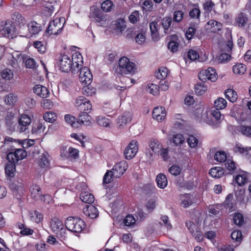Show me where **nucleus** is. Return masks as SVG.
<instances>
[{
	"label": "nucleus",
	"mask_w": 251,
	"mask_h": 251,
	"mask_svg": "<svg viewBox=\"0 0 251 251\" xmlns=\"http://www.w3.org/2000/svg\"><path fill=\"white\" fill-rule=\"evenodd\" d=\"M119 68L116 71L119 74L123 75L132 74L136 70V65L130 61L129 59L124 56L119 60Z\"/></svg>",
	"instance_id": "obj_1"
},
{
	"label": "nucleus",
	"mask_w": 251,
	"mask_h": 251,
	"mask_svg": "<svg viewBox=\"0 0 251 251\" xmlns=\"http://www.w3.org/2000/svg\"><path fill=\"white\" fill-rule=\"evenodd\" d=\"M65 225L66 228L75 233H80L86 226L84 222L82 219L74 217L68 218L65 221Z\"/></svg>",
	"instance_id": "obj_2"
},
{
	"label": "nucleus",
	"mask_w": 251,
	"mask_h": 251,
	"mask_svg": "<svg viewBox=\"0 0 251 251\" xmlns=\"http://www.w3.org/2000/svg\"><path fill=\"white\" fill-rule=\"evenodd\" d=\"M0 32L3 37L8 39H13L18 34L15 25L9 20L4 22L0 29Z\"/></svg>",
	"instance_id": "obj_3"
},
{
	"label": "nucleus",
	"mask_w": 251,
	"mask_h": 251,
	"mask_svg": "<svg viewBox=\"0 0 251 251\" xmlns=\"http://www.w3.org/2000/svg\"><path fill=\"white\" fill-rule=\"evenodd\" d=\"M64 23V18H55L50 22L46 32L50 35H58L63 29Z\"/></svg>",
	"instance_id": "obj_4"
},
{
	"label": "nucleus",
	"mask_w": 251,
	"mask_h": 251,
	"mask_svg": "<svg viewBox=\"0 0 251 251\" xmlns=\"http://www.w3.org/2000/svg\"><path fill=\"white\" fill-rule=\"evenodd\" d=\"M30 192L32 198L36 201H41L47 203H49L51 201L50 196L49 195H42L41 188L37 184H33L30 187Z\"/></svg>",
	"instance_id": "obj_5"
},
{
	"label": "nucleus",
	"mask_w": 251,
	"mask_h": 251,
	"mask_svg": "<svg viewBox=\"0 0 251 251\" xmlns=\"http://www.w3.org/2000/svg\"><path fill=\"white\" fill-rule=\"evenodd\" d=\"M59 69L62 72L68 73L71 71L73 73L72 60L71 57L67 54H61L59 57Z\"/></svg>",
	"instance_id": "obj_6"
},
{
	"label": "nucleus",
	"mask_w": 251,
	"mask_h": 251,
	"mask_svg": "<svg viewBox=\"0 0 251 251\" xmlns=\"http://www.w3.org/2000/svg\"><path fill=\"white\" fill-rule=\"evenodd\" d=\"M198 77L203 82L207 80L215 82L217 79V74L214 68L209 67L205 70L201 71L199 73Z\"/></svg>",
	"instance_id": "obj_7"
},
{
	"label": "nucleus",
	"mask_w": 251,
	"mask_h": 251,
	"mask_svg": "<svg viewBox=\"0 0 251 251\" xmlns=\"http://www.w3.org/2000/svg\"><path fill=\"white\" fill-rule=\"evenodd\" d=\"M220 109L216 108L206 111L202 115L203 120L208 124H212L214 121H219L221 117Z\"/></svg>",
	"instance_id": "obj_8"
},
{
	"label": "nucleus",
	"mask_w": 251,
	"mask_h": 251,
	"mask_svg": "<svg viewBox=\"0 0 251 251\" xmlns=\"http://www.w3.org/2000/svg\"><path fill=\"white\" fill-rule=\"evenodd\" d=\"M26 155V152L24 149H16L14 151L9 152L6 158L9 162L16 164L19 160L25 158Z\"/></svg>",
	"instance_id": "obj_9"
},
{
	"label": "nucleus",
	"mask_w": 251,
	"mask_h": 251,
	"mask_svg": "<svg viewBox=\"0 0 251 251\" xmlns=\"http://www.w3.org/2000/svg\"><path fill=\"white\" fill-rule=\"evenodd\" d=\"M89 18L91 21L95 22L98 25H102L105 22V17L101 10L95 7L90 9Z\"/></svg>",
	"instance_id": "obj_10"
},
{
	"label": "nucleus",
	"mask_w": 251,
	"mask_h": 251,
	"mask_svg": "<svg viewBox=\"0 0 251 251\" xmlns=\"http://www.w3.org/2000/svg\"><path fill=\"white\" fill-rule=\"evenodd\" d=\"M79 81L82 85L90 84L92 81L93 75L87 67H83L80 68Z\"/></svg>",
	"instance_id": "obj_11"
},
{
	"label": "nucleus",
	"mask_w": 251,
	"mask_h": 251,
	"mask_svg": "<svg viewBox=\"0 0 251 251\" xmlns=\"http://www.w3.org/2000/svg\"><path fill=\"white\" fill-rule=\"evenodd\" d=\"M71 61L72 60L73 73H78L80 68L82 67L83 59L81 54L79 52H75L70 56Z\"/></svg>",
	"instance_id": "obj_12"
},
{
	"label": "nucleus",
	"mask_w": 251,
	"mask_h": 251,
	"mask_svg": "<svg viewBox=\"0 0 251 251\" xmlns=\"http://www.w3.org/2000/svg\"><path fill=\"white\" fill-rule=\"evenodd\" d=\"M138 142L135 140H132L124 151L125 157L131 159L136 154L138 151Z\"/></svg>",
	"instance_id": "obj_13"
},
{
	"label": "nucleus",
	"mask_w": 251,
	"mask_h": 251,
	"mask_svg": "<svg viewBox=\"0 0 251 251\" xmlns=\"http://www.w3.org/2000/svg\"><path fill=\"white\" fill-rule=\"evenodd\" d=\"M50 225L54 233L58 234L59 233H66V229L64 227L63 222L57 217H53L50 220Z\"/></svg>",
	"instance_id": "obj_14"
},
{
	"label": "nucleus",
	"mask_w": 251,
	"mask_h": 251,
	"mask_svg": "<svg viewBox=\"0 0 251 251\" xmlns=\"http://www.w3.org/2000/svg\"><path fill=\"white\" fill-rule=\"evenodd\" d=\"M127 167V162L123 160L114 165L111 171L114 173L115 178H119L125 173Z\"/></svg>",
	"instance_id": "obj_15"
},
{
	"label": "nucleus",
	"mask_w": 251,
	"mask_h": 251,
	"mask_svg": "<svg viewBox=\"0 0 251 251\" xmlns=\"http://www.w3.org/2000/svg\"><path fill=\"white\" fill-rule=\"evenodd\" d=\"M31 122L30 117L26 114H22L19 118L18 129L19 132L26 131Z\"/></svg>",
	"instance_id": "obj_16"
},
{
	"label": "nucleus",
	"mask_w": 251,
	"mask_h": 251,
	"mask_svg": "<svg viewBox=\"0 0 251 251\" xmlns=\"http://www.w3.org/2000/svg\"><path fill=\"white\" fill-rule=\"evenodd\" d=\"M131 114L129 112H125L119 116L117 120V127L120 129L124 128L127 123L131 122Z\"/></svg>",
	"instance_id": "obj_17"
},
{
	"label": "nucleus",
	"mask_w": 251,
	"mask_h": 251,
	"mask_svg": "<svg viewBox=\"0 0 251 251\" xmlns=\"http://www.w3.org/2000/svg\"><path fill=\"white\" fill-rule=\"evenodd\" d=\"M166 116V112L164 107L157 106L154 108L152 111V118L154 120L161 122L163 121Z\"/></svg>",
	"instance_id": "obj_18"
},
{
	"label": "nucleus",
	"mask_w": 251,
	"mask_h": 251,
	"mask_svg": "<svg viewBox=\"0 0 251 251\" xmlns=\"http://www.w3.org/2000/svg\"><path fill=\"white\" fill-rule=\"evenodd\" d=\"M83 213L91 219L96 218L99 215L97 208L93 205H87L83 208Z\"/></svg>",
	"instance_id": "obj_19"
},
{
	"label": "nucleus",
	"mask_w": 251,
	"mask_h": 251,
	"mask_svg": "<svg viewBox=\"0 0 251 251\" xmlns=\"http://www.w3.org/2000/svg\"><path fill=\"white\" fill-rule=\"evenodd\" d=\"M12 20L19 26L20 28L24 27L26 25L25 18L19 12H14L11 15Z\"/></svg>",
	"instance_id": "obj_20"
},
{
	"label": "nucleus",
	"mask_w": 251,
	"mask_h": 251,
	"mask_svg": "<svg viewBox=\"0 0 251 251\" xmlns=\"http://www.w3.org/2000/svg\"><path fill=\"white\" fill-rule=\"evenodd\" d=\"M180 205L186 208L193 203V197L188 194H185L180 196Z\"/></svg>",
	"instance_id": "obj_21"
},
{
	"label": "nucleus",
	"mask_w": 251,
	"mask_h": 251,
	"mask_svg": "<svg viewBox=\"0 0 251 251\" xmlns=\"http://www.w3.org/2000/svg\"><path fill=\"white\" fill-rule=\"evenodd\" d=\"M92 117L87 112H81L79 115V124L84 126H89L91 125Z\"/></svg>",
	"instance_id": "obj_22"
},
{
	"label": "nucleus",
	"mask_w": 251,
	"mask_h": 251,
	"mask_svg": "<svg viewBox=\"0 0 251 251\" xmlns=\"http://www.w3.org/2000/svg\"><path fill=\"white\" fill-rule=\"evenodd\" d=\"M235 180L239 186L244 185L248 182V174L242 171L236 176Z\"/></svg>",
	"instance_id": "obj_23"
},
{
	"label": "nucleus",
	"mask_w": 251,
	"mask_h": 251,
	"mask_svg": "<svg viewBox=\"0 0 251 251\" xmlns=\"http://www.w3.org/2000/svg\"><path fill=\"white\" fill-rule=\"evenodd\" d=\"M151 36L153 41H157L159 39L158 24L156 22H152L150 24Z\"/></svg>",
	"instance_id": "obj_24"
},
{
	"label": "nucleus",
	"mask_w": 251,
	"mask_h": 251,
	"mask_svg": "<svg viewBox=\"0 0 251 251\" xmlns=\"http://www.w3.org/2000/svg\"><path fill=\"white\" fill-rule=\"evenodd\" d=\"M28 30L31 35L38 34L41 30V26L40 24L35 21L30 22L27 25Z\"/></svg>",
	"instance_id": "obj_25"
},
{
	"label": "nucleus",
	"mask_w": 251,
	"mask_h": 251,
	"mask_svg": "<svg viewBox=\"0 0 251 251\" xmlns=\"http://www.w3.org/2000/svg\"><path fill=\"white\" fill-rule=\"evenodd\" d=\"M45 128V123L38 121L34 124L31 132L32 134H35L36 135L40 134L44 132Z\"/></svg>",
	"instance_id": "obj_26"
},
{
	"label": "nucleus",
	"mask_w": 251,
	"mask_h": 251,
	"mask_svg": "<svg viewBox=\"0 0 251 251\" xmlns=\"http://www.w3.org/2000/svg\"><path fill=\"white\" fill-rule=\"evenodd\" d=\"M156 181L157 186L160 189L165 188L168 184V180L166 176L162 173L159 174L156 176Z\"/></svg>",
	"instance_id": "obj_27"
},
{
	"label": "nucleus",
	"mask_w": 251,
	"mask_h": 251,
	"mask_svg": "<svg viewBox=\"0 0 251 251\" xmlns=\"http://www.w3.org/2000/svg\"><path fill=\"white\" fill-rule=\"evenodd\" d=\"M172 22V19L170 17H165L162 19L161 24L162 27L163 28L164 33L165 34L170 33V28L171 27Z\"/></svg>",
	"instance_id": "obj_28"
},
{
	"label": "nucleus",
	"mask_w": 251,
	"mask_h": 251,
	"mask_svg": "<svg viewBox=\"0 0 251 251\" xmlns=\"http://www.w3.org/2000/svg\"><path fill=\"white\" fill-rule=\"evenodd\" d=\"M11 188L13 190V193L18 199H20L22 195L24 193V188L23 185L21 183H13L11 185Z\"/></svg>",
	"instance_id": "obj_29"
},
{
	"label": "nucleus",
	"mask_w": 251,
	"mask_h": 251,
	"mask_svg": "<svg viewBox=\"0 0 251 251\" xmlns=\"http://www.w3.org/2000/svg\"><path fill=\"white\" fill-rule=\"evenodd\" d=\"M201 14V11L198 5H195L189 12V15L190 17L192 19L198 21V22H200Z\"/></svg>",
	"instance_id": "obj_30"
},
{
	"label": "nucleus",
	"mask_w": 251,
	"mask_h": 251,
	"mask_svg": "<svg viewBox=\"0 0 251 251\" xmlns=\"http://www.w3.org/2000/svg\"><path fill=\"white\" fill-rule=\"evenodd\" d=\"M30 221L36 223H40L43 220V216L42 213L37 211H31L29 213Z\"/></svg>",
	"instance_id": "obj_31"
},
{
	"label": "nucleus",
	"mask_w": 251,
	"mask_h": 251,
	"mask_svg": "<svg viewBox=\"0 0 251 251\" xmlns=\"http://www.w3.org/2000/svg\"><path fill=\"white\" fill-rule=\"evenodd\" d=\"M48 156L47 153H44L40 156L38 164L41 168L47 169L49 167L50 161L48 159Z\"/></svg>",
	"instance_id": "obj_32"
},
{
	"label": "nucleus",
	"mask_w": 251,
	"mask_h": 251,
	"mask_svg": "<svg viewBox=\"0 0 251 251\" xmlns=\"http://www.w3.org/2000/svg\"><path fill=\"white\" fill-rule=\"evenodd\" d=\"M251 150V147H243L241 144H237L234 148V151L235 152L244 155H248L250 151Z\"/></svg>",
	"instance_id": "obj_33"
},
{
	"label": "nucleus",
	"mask_w": 251,
	"mask_h": 251,
	"mask_svg": "<svg viewBox=\"0 0 251 251\" xmlns=\"http://www.w3.org/2000/svg\"><path fill=\"white\" fill-rule=\"evenodd\" d=\"M80 199L83 202L89 204L92 203L95 200L94 196L88 192L81 193Z\"/></svg>",
	"instance_id": "obj_34"
},
{
	"label": "nucleus",
	"mask_w": 251,
	"mask_h": 251,
	"mask_svg": "<svg viewBox=\"0 0 251 251\" xmlns=\"http://www.w3.org/2000/svg\"><path fill=\"white\" fill-rule=\"evenodd\" d=\"M238 130L242 135L251 137V126L242 125L238 127Z\"/></svg>",
	"instance_id": "obj_35"
},
{
	"label": "nucleus",
	"mask_w": 251,
	"mask_h": 251,
	"mask_svg": "<svg viewBox=\"0 0 251 251\" xmlns=\"http://www.w3.org/2000/svg\"><path fill=\"white\" fill-rule=\"evenodd\" d=\"M224 173L223 168L219 167H215L210 170L209 174L214 178H219L224 175Z\"/></svg>",
	"instance_id": "obj_36"
},
{
	"label": "nucleus",
	"mask_w": 251,
	"mask_h": 251,
	"mask_svg": "<svg viewBox=\"0 0 251 251\" xmlns=\"http://www.w3.org/2000/svg\"><path fill=\"white\" fill-rule=\"evenodd\" d=\"M231 237L235 243L234 247L238 246L242 240V234L239 230H234L231 234Z\"/></svg>",
	"instance_id": "obj_37"
},
{
	"label": "nucleus",
	"mask_w": 251,
	"mask_h": 251,
	"mask_svg": "<svg viewBox=\"0 0 251 251\" xmlns=\"http://www.w3.org/2000/svg\"><path fill=\"white\" fill-rule=\"evenodd\" d=\"M168 70L166 67H161L155 72V76L158 79L163 80L168 75Z\"/></svg>",
	"instance_id": "obj_38"
},
{
	"label": "nucleus",
	"mask_w": 251,
	"mask_h": 251,
	"mask_svg": "<svg viewBox=\"0 0 251 251\" xmlns=\"http://www.w3.org/2000/svg\"><path fill=\"white\" fill-rule=\"evenodd\" d=\"M246 66L245 65L239 63L234 65L232 67L233 72L236 75H243L246 71Z\"/></svg>",
	"instance_id": "obj_39"
},
{
	"label": "nucleus",
	"mask_w": 251,
	"mask_h": 251,
	"mask_svg": "<svg viewBox=\"0 0 251 251\" xmlns=\"http://www.w3.org/2000/svg\"><path fill=\"white\" fill-rule=\"evenodd\" d=\"M96 121L99 126L103 127H109L111 124L110 120L104 116H98Z\"/></svg>",
	"instance_id": "obj_40"
},
{
	"label": "nucleus",
	"mask_w": 251,
	"mask_h": 251,
	"mask_svg": "<svg viewBox=\"0 0 251 251\" xmlns=\"http://www.w3.org/2000/svg\"><path fill=\"white\" fill-rule=\"evenodd\" d=\"M33 91L35 94H49L48 88L40 84L35 85L33 88Z\"/></svg>",
	"instance_id": "obj_41"
},
{
	"label": "nucleus",
	"mask_w": 251,
	"mask_h": 251,
	"mask_svg": "<svg viewBox=\"0 0 251 251\" xmlns=\"http://www.w3.org/2000/svg\"><path fill=\"white\" fill-rule=\"evenodd\" d=\"M44 120L49 123H53L57 119V115L52 111L46 112L43 115Z\"/></svg>",
	"instance_id": "obj_42"
},
{
	"label": "nucleus",
	"mask_w": 251,
	"mask_h": 251,
	"mask_svg": "<svg viewBox=\"0 0 251 251\" xmlns=\"http://www.w3.org/2000/svg\"><path fill=\"white\" fill-rule=\"evenodd\" d=\"M15 163L8 162L5 167V174L9 176H13L16 170Z\"/></svg>",
	"instance_id": "obj_43"
},
{
	"label": "nucleus",
	"mask_w": 251,
	"mask_h": 251,
	"mask_svg": "<svg viewBox=\"0 0 251 251\" xmlns=\"http://www.w3.org/2000/svg\"><path fill=\"white\" fill-rule=\"evenodd\" d=\"M65 120L67 123L70 124L73 127H77L79 122L76 121V119L73 116L67 114L64 117Z\"/></svg>",
	"instance_id": "obj_44"
},
{
	"label": "nucleus",
	"mask_w": 251,
	"mask_h": 251,
	"mask_svg": "<svg viewBox=\"0 0 251 251\" xmlns=\"http://www.w3.org/2000/svg\"><path fill=\"white\" fill-rule=\"evenodd\" d=\"M126 26L124 20L119 19L116 21L114 28L117 32L122 33L125 29Z\"/></svg>",
	"instance_id": "obj_45"
},
{
	"label": "nucleus",
	"mask_w": 251,
	"mask_h": 251,
	"mask_svg": "<svg viewBox=\"0 0 251 251\" xmlns=\"http://www.w3.org/2000/svg\"><path fill=\"white\" fill-rule=\"evenodd\" d=\"M248 21L246 15L244 13H240L236 19V22L239 27H242L245 26Z\"/></svg>",
	"instance_id": "obj_46"
},
{
	"label": "nucleus",
	"mask_w": 251,
	"mask_h": 251,
	"mask_svg": "<svg viewBox=\"0 0 251 251\" xmlns=\"http://www.w3.org/2000/svg\"><path fill=\"white\" fill-rule=\"evenodd\" d=\"M196 94H204L207 90V86L203 82L197 83L195 86Z\"/></svg>",
	"instance_id": "obj_47"
},
{
	"label": "nucleus",
	"mask_w": 251,
	"mask_h": 251,
	"mask_svg": "<svg viewBox=\"0 0 251 251\" xmlns=\"http://www.w3.org/2000/svg\"><path fill=\"white\" fill-rule=\"evenodd\" d=\"M160 220L161 221L159 223L160 225L161 226H164L168 230H171L172 228V224H171L169 218L167 216H161Z\"/></svg>",
	"instance_id": "obj_48"
},
{
	"label": "nucleus",
	"mask_w": 251,
	"mask_h": 251,
	"mask_svg": "<svg viewBox=\"0 0 251 251\" xmlns=\"http://www.w3.org/2000/svg\"><path fill=\"white\" fill-rule=\"evenodd\" d=\"M150 147L154 153H159L162 149V146L158 141L154 140L151 141Z\"/></svg>",
	"instance_id": "obj_49"
},
{
	"label": "nucleus",
	"mask_w": 251,
	"mask_h": 251,
	"mask_svg": "<svg viewBox=\"0 0 251 251\" xmlns=\"http://www.w3.org/2000/svg\"><path fill=\"white\" fill-rule=\"evenodd\" d=\"M184 13L182 10H178L175 11L172 20L173 22L179 23L183 19Z\"/></svg>",
	"instance_id": "obj_50"
},
{
	"label": "nucleus",
	"mask_w": 251,
	"mask_h": 251,
	"mask_svg": "<svg viewBox=\"0 0 251 251\" xmlns=\"http://www.w3.org/2000/svg\"><path fill=\"white\" fill-rule=\"evenodd\" d=\"M113 3L110 0H106L101 4V8L102 10L106 12L111 11L113 7Z\"/></svg>",
	"instance_id": "obj_51"
},
{
	"label": "nucleus",
	"mask_w": 251,
	"mask_h": 251,
	"mask_svg": "<svg viewBox=\"0 0 251 251\" xmlns=\"http://www.w3.org/2000/svg\"><path fill=\"white\" fill-rule=\"evenodd\" d=\"M226 104V100L222 98H219L214 101V106L217 109H223L225 108Z\"/></svg>",
	"instance_id": "obj_52"
},
{
	"label": "nucleus",
	"mask_w": 251,
	"mask_h": 251,
	"mask_svg": "<svg viewBox=\"0 0 251 251\" xmlns=\"http://www.w3.org/2000/svg\"><path fill=\"white\" fill-rule=\"evenodd\" d=\"M214 158L219 162H224L227 160L226 154L223 151H217L215 154Z\"/></svg>",
	"instance_id": "obj_53"
},
{
	"label": "nucleus",
	"mask_w": 251,
	"mask_h": 251,
	"mask_svg": "<svg viewBox=\"0 0 251 251\" xmlns=\"http://www.w3.org/2000/svg\"><path fill=\"white\" fill-rule=\"evenodd\" d=\"M233 197L232 194H228L224 202V204L226 208H228L229 210L232 211V209L234 206L233 202Z\"/></svg>",
	"instance_id": "obj_54"
},
{
	"label": "nucleus",
	"mask_w": 251,
	"mask_h": 251,
	"mask_svg": "<svg viewBox=\"0 0 251 251\" xmlns=\"http://www.w3.org/2000/svg\"><path fill=\"white\" fill-rule=\"evenodd\" d=\"M3 99L5 104L9 105L15 104L17 101V95H6Z\"/></svg>",
	"instance_id": "obj_55"
},
{
	"label": "nucleus",
	"mask_w": 251,
	"mask_h": 251,
	"mask_svg": "<svg viewBox=\"0 0 251 251\" xmlns=\"http://www.w3.org/2000/svg\"><path fill=\"white\" fill-rule=\"evenodd\" d=\"M59 0H48L46 4V8L48 9L49 13L50 14L53 12Z\"/></svg>",
	"instance_id": "obj_56"
},
{
	"label": "nucleus",
	"mask_w": 251,
	"mask_h": 251,
	"mask_svg": "<svg viewBox=\"0 0 251 251\" xmlns=\"http://www.w3.org/2000/svg\"><path fill=\"white\" fill-rule=\"evenodd\" d=\"M83 85V87L82 89L83 94H96V89L91 84Z\"/></svg>",
	"instance_id": "obj_57"
},
{
	"label": "nucleus",
	"mask_w": 251,
	"mask_h": 251,
	"mask_svg": "<svg viewBox=\"0 0 251 251\" xmlns=\"http://www.w3.org/2000/svg\"><path fill=\"white\" fill-rule=\"evenodd\" d=\"M33 46L36 48L38 51L40 53H43L45 52L46 50V48L44 45V43L41 41H35L33 43Z\"/></svg>",
	"instance_id": "obj_58"
},
{
	"label": "nucleus",
	"mask_w": 251,
	"mask_h": 251,
	"mask_svg": "<svg viewBox=\"0 0 251 251\" xmlns=\"http://www.w3.org/2000/svg\"><path fill=\"white\" fill-rule=\"evenodd\" d=\"M215 5L214 2L212 1H206L203 4L204 14L205 16L208 14L212 11L213 6Z\"/></svg>",
	"instance_id": "obj_59"
},
{
	"label": "nucleus",
	"mask_w": 251,
	"mask_h": 251,
	"mask_svg": "<svg viewBox=\"0 0 251 251\" xmlns=\"http://www.w3.org/2000/svg\"><path fill=\"white\" fill-rule=\"evenodd\" d=\"M114 178L115 177L111 170L107 171L103 176V183L108 184L113 180Z\"/></svg>",
	"instance_id": "obj_60"
},
{
	"label": "nucleus",
	"mask_w": 251,
	"mask_h": 251,
	"mask_svg": "<svg viewBox=\"0 0 251 251\" xmlns=\"http://www.w3.org/2000/svg\"><path fill=\"white\" fill-rule=\"evenodd\" d=\"M67 152L68 153V157L71 159H76L78 157L79 151L76 149L69 147Z\"/></svg>",
	"instance_id": "obj_61"
},
{
	"label": "nucleus",
	"mask_w": 251,
	"mask_h": 251,
	"mask_svg": "<svg viewBox=\"0 0 251 251\" xmlns=\"http://www.w3.org/2000/svg\"><path fill=\"white\" fill-rule=\"evenodd\" d=\"M146 88L147 92L150 94H155L159 93L158 86L155 84L149 83L147 85Z\"/></svg>",
	"instance_id": "obj_62"
},
{
	"label": "nucleus",
	"mask_w": 251,
	"mask_h": 251,
	"mask_svg": "<svg viewBox=\"0 0 251 251\" xmlns=\"http://www.w3.org/2000/svg\"><path fill=\"white\" fill-rule=\"evenodd\" d=\"M173 143L176 146L182 144L184 141V138L181 134L174 135L173 138Z\"/></svg>",
	"instance_id": "obj_63"
},
{
	"label": "nucleus",
	"mask_w": 251,
	"mask_h": 251,
	"mask_svg": "<svg viewBox=\"0 0 251 251\" xmlns=\"http://www.w3.org/2000/svg\"><path fill=\"white\" fill-rule=\"evenodd\" d=\"M198 139L193 135H189L187 138L188 145L191 148L196 147L198 144Z\"/></svg>",
	"instance_id": "obj_64"
}]
</instances>
